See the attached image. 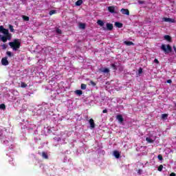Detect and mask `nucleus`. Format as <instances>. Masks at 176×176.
Listing matches in <instances>:
<instances>
[{
    "label": "nucleus",
    "mask_w": 176,
    "mask_h": 176,
    "mask_svg": "<svg viewBox=\"0 0 176 176\" xmlns=\"http://www.w3.org/2000/svg\"><path fill=\"white\" fill-rule=\"evenodd\" d=\"M12 39V34L9 33V30L4 28L2 25L0 26V41L6 43L8 41Z\"/></svg>",
    "instance_id": "1"
},
{
    "label": "nucleus",
    "mask_w": 176,
    "mask_h": 176,
    "mask_svg": "<svg viewBox=\"0 0 176 176\" xmlns=\"http://www.w3.org/2000/svg\"><path fill=\"white\" fill-rule=\"evenodd\" d=\"M8 45L14 52H17L21 46V43H20L19 39H14L13 41L10 42Z\"/></svg>",
    "instance_id": "2"
},
{
    "label": "nucleus",
    "mask_w": 176,
    "mask_h": 176,
    "mask_svg": "<svg viewBox=\"0 0 176 176\" xmlns=\"http://www.w3.org/2000/svg\"><path fill=\"white\" fill-rule=\"evenodd\" d=\"M161 49L166 54L171 53V52H173V48L171 47V46H170V45H168L166 46V45L162 44V46H161Z\"/></svg>",
    "instance_id": "3"
},
{
    "label": "nucleus",
    "mask_w": 176,
    "mask_h": 176,
    "mask_svg": "<svg viewBox=\"0 0 176 176\" xmlns=\"http://www.w3.org/2000/svg\"><path fill=\"white\" fill-rule=\"evenodd\" d=\"M109 12L112 14H117L118 10H116V7L115 6H109L107 8Z\"/></svg>",
    "instance_id": "4"
},
{
    "label": "nucleus",
    "mask_w": 176,
    "mask_h": 176,
    "mask_svg": "<svg viewBox=\"0 0 176 176\" xmlns=\"http://www.w3.org/2000/svg\"><path fill=\"white\" fill-rule=\"evenodd\" d=\"M106 27L107 28H105V27H103L102 28H103V30H104V31H105V30H108V31H112L113 30V25L112 24V23H107L106 24Z\"/></svg>",
    "instance_id": "5"
},
{
    "label": "nucleus",
    "mask_w": 176,
    "mask_h": 176,
    "mask_svg": "<svg viewBox=\"0 0 176 176\" xmlns=\"http://www.w3.org/2000/svg\"><path fill=\"white\" fill-rule=\"evenodd\" d=\"M99 72L102 74H109L110 72V70L107 68H100L99 69Z\"/></svg>",
    "instance_id": "6"
},
{
    "label": "nucleus",
    "mask_w": 176,
    "mask_h": 176,
    "mask_svg": "<svg viewBox=\"0 0 176 176\" xmlns=\"http://www.w3.org/2000/svg\"><path fill=\"white\" fill-rule=\"evenodd\" d=\"M121 13H122V14H126V16H130V11H129L128 9H121Z\"/></svg>",
    "instance_id": "7"
},
{
    "label": "nucleus",
    "mask_w": 176,
    "mask_h": 176,
    "mask_svg": "<svg viewBox=\"0 0 176 176\" xmlns=\"http://www.w3.org/2000/svg\"><path fill=\"white\" fill-rule=\"evenodd\" d=\"M163 20L166 23H175V20L170 19V18H164Z\"/></svg>",
    "instance_id": "8"
},
{
    "label": "nucleus",
    "mask_w": 176,
    "mask_h": 176,
    "mask_svg": "<svg viewBox=\"0 0 176 176\" xmlns=\"http://www.w3.org/2000/svg\"><path fill=\"white\" fill-rule=\"evenodd\" d=\"M113 155L116 159H120V153L118 151H114V152H113Z\"/></svg>",
    "instance_id": "9"
},
{
    "label": "nucleus",
    "mask_w": 176,
    "mask_h": 176,
    "mask_svg": "<svg viewBox=\"0 0 176 176\" xmlns=\"http://www.w3.org/2000/svg\"><path fill=\"white\" fill-rule=\"evenodd\" d=\"M89 124H90V127L91 129H94L95 128V122L93 118H91L89 120Z\"/></svg>",
    "instance_id": "10"
},
{
    "label": "nucleus",
    "mask_w": 176,
    "mask_h": 176,
    "mask_svg": "<svg viewBox=\"0 0 176 176\" xmlns=\"http://www.w3.org/2000/svg\"><path fill=\"white\" fill-rule=\"evenodd\" d=\"M1 64H2V65H8V64H9V62L8 61V59H6V58H2Z\"/></svg>",
    "instance_id": "11"
},
{
    "label": "nucleus",
    "mask_w": 176,
    "mask_h": 176,
    "mask_svg": "<svg viewBox=\"0 0 176 176\" xmlns=\"http://www.w3.org/2000/svg\"><path fill=\"white\" fill-rule=\"evenodd\" d=\"M116 119L119 121V122H122L124 121V119H123L122 116L121 115L116 116Z\"/></svg>",
    "instance_id": "12"
},
{
    "label": "nucleus",
    "mask_w": 176,
    "mask_h": 176,
    "mask_svg": "<svg viewBox=\"0 0 176 176\" xmlns=\"http://www.w3.org/2000/svg\"><path fill=\"white\" fill-rule=\"evenodd\" d=\"M41 156L43 159H45V160L49 159V156L47 155V153L45 151L42 152Z\"/></svg>",
    "instance_id": "13"
},
{
    "label": "nucleus",
    "mask_w": 176,
    "mask_h": 176,
    "mask_svg": "<svg viewBox=\"0 0 176 176\" xmlns=\"http://www.w3.org/2000/svg\"><path fill=\"white\" fill-rule=\"evenodd\" d=\"M115 25L116 27H117V28H122L123 27V23L120 22H116Z\"/></svg>",
    "instance_id": "14"
},
{
    "label": "nucleus",
    "mask_w": 176,
    "mask_h": 176,
    "mask_svg": "<svg viewBox=\"0 0 176 176\" xmlns=\"http://www.w3.org/2000/svg\"><path fill=\"white\" fill-rule=\"evenodd\" d=\"M98 25H100V27H104V23L102 20H98L97 21Z\"/></svg>",
    "instance_id": "15"
},
{
    "label": "nucleus",
    "mask_w": 176,
    "mask_h": 176,
    "mask_svg": "<svg viewBox=\"0 0 176 176\" xmlns=\"http://www.w3.org/2000/svg\"><path fill=\"white\" fill-rule=\"evenodd\" d=\"M77 96H82L83 92L80 89H78L76 91H74Z\"/></svg>",
    "instance_id": "16"
},
{
    "label": "nucleus",
    "mask_w": 176,
    "mask_h": 176,
    "mask_svg": "<svg viewBox=\"0 0 176 176\" xmlns=\"http://www.w3.org/2000/svg\"><path fill=\"white\" fill-rule=\"evenodd\" d=\"M124 45H126V46H131V45H134V43H133L131 41H124Z\"/></svg>",
    "instance_id": "17"
},
{
    "label": "nucleus",
    "mask_w": 176,
    "mask_h": 176,
    "mask_svg": "<svg viewBox=\"0 0 176 176\" xmlns=\"http://www.w3.org/2000/svg\"><path fill=\"white\" fill-rule=\"evenodd\" d=\"M164 39H165V41H168V42L171 41V37L168 35H165L164 36Z\"/></svg>",
    "instance_id": "18"
},
{
    "label": "nucleus",
    "mask_w": 176,
    "mask_h": 176,
    "mask_svg": "<svg viewBox=\"0 0 176 176\" xmlns=\"http://www.w3.org/2000/svg\"><path fill=\"white\" fill-rule=\"evenodd\" d=\"M142 74V69L140 67V68H139V69L136 72V75L138 76H140Z\"/></svg>",
    "instance_id": "19"
},
{
    "label": "nucleus",
    "mask_w": 176,
    "mask_h": 176,
    "mask_svg": "<svg viewBox=\"0 0 176 176\" xmlns=\"http://www.w3.org/2000/svg\"><path fill=\"white\" fill-rule=\"evenodd\" d=\"M82 3H83V1L82 0H78L76 2V6H80V5H82Z\"/></svg>",
    "instance_id": "20"
},
{
    "label": "nucleus",
    "mask_w": 176,
    "mask_h": 176,
    "mask_svg": "<svg viewBox=\"0 0 176 176\" xmlns=\"http://www.w3.org/2000/svg\"><path fill=\"white\" fill-rule=\"evenodd\" d=\"M79 28H80L81 30H85V28H86V25L85 23H80Z\"/></svg>",
    "instance_id": "21"
},
{
    "label": "nucleus",
    "mask_w": 176,
    "mask_h": 176,
    "mask_svg": "<svg viewBox=\"0 0 176 176\" xmlns=\"http://www.w3.org/2000/svg\"><path fill=\"white\" fill-rule=\"evenodd\" d=\"M57 13V11L56 10H52L51 11H50V16H52V14H56Z\"/></svg>",
    "instance_id": "22"
},
{
    "label": "nucleus",
    "mask_w": 176,
    "mask_h": 176,
    "mask_svg": "<svg viewBox=\"0 0 176 176\" xmlns=\"http://www.w3.org/2000/svg\"><path fill=\"white\" fill-rule=\"evenodd\" d=\"M87 85H85V84H81V85H80V89H81V90H86L87 89Z\"/></svg>",
    "instance_id": "23"
},
{
    "label": "nucleus",
    "mask_w": 176,
    "mask_h": 176,
    "mask_svg": "<svg viewBox=\"0 0 176 176\" xmlns=\"http://www.w3.org/2000/svg\"><path fill=\"white\" fill-rule=\"evenodd\" d=\"M146 140L148 142V143H153L154 140L151 139V138H146Z\"/></svg>",
    "instance_id": "24"
},
{
    "label": "nucleus",
    "mask_w": 176,
    "mask_h": 176,
    "mask_svg": "<svg viewBox=\"0 0 176 176\" xmlns=\"http://www.w3.org/2000/svg\"><path fill=\"white\" fill-rule=\"evenodd\" d=\"M23 19L25 21H30V17L25 16V15H23Z\"/></svg>",
    "instance_id": "25"
},
{
    "label": "nucleus",
    "mask_w": 176,
    "mask_h": 176,
    "mask_svg": "<svg viewBox=\"0 0 176 176\" xmlns=\"http://www.w3.org/2000/svg\"><path fill=\"white\" fill-rule=\"evenodd\" d=\"M28 87L27 84L24 82H21V88H26Z\"/></svg>",
    "instance_id": "26"
},
{
    "label": "nucleus",
    "mask_w": 176,
    "mask_h": 176,
    "mask_svg": "<svg viewBox=\"0 0 176 176\" xmlns=\"http://www.w3.org/2000/svg\"><path fill=\"white\" fill-rule=\"evenodd\" d=\"M9 29L10 32H14V29L13 28V25H9Z\"/></svg>",
    "instance_id": "27"
},
{
    "label": "nucleus",
    "mask_w": 176,
    "mask_h": 176,
    "mask_svg": "<svg viewBox=\"0 0 176 176\" xmlns=\"http://www.w3.org/2000/svg\"><path fill=\"white\" fill-rule=\"evenodd\" d=\"M6 107L5 104L2 103V104H0V109H1L4 110V109H6Z\"/></svg>",
    "instance_id": "28"
},
{
    "label": "nucleus",
    "mask_w": 176,
    "mask_h": 176,
    "mask_svg": "<svg viewBox=\"0 0 176 176\" xmlns=\"http://www.w3.org/2000/svg\"><path fill=\"white\" fill-rule=\"evenodd\" d=\"M6 138V136L3 135V133L1 131L0 132V140Z\"/></svg>",
    "instance_id": "29"
},
{
    "label": "nucleus",
    "mask_w": 176,
    "mask_h": 176,
    "mask_svg": "<svg viewBox=\"0 0 176 176\" xmlns=\"http://www.w3.org/2000/svg\"><path fill=\"white\" fill-rule=\"evenodd\" d=\"M163 165H160V166H158L157 170L161 172L163 170Z\"/></svg>",
    "instance_id": "30"
},
{
    "label": "nucleus",
    "mask_w": 176,
    "mask_h": 176,
    "mask_svg": "<svg viewBox=\"0 0 176 176\" xmlns=\"http://www.w3.org/2000/svg\"><path fill=\"white\" fill-rule=\"evenodd\" d=\"M56 34H58L59 35L60 34H61V30H60V29H58V28H57L56 30Z\"/></svg>",
    "instance_id": "31"
},
{
    "label": "nucleus",
    "mask_w": 176,
    "mask_h": 176,
    "mask_svg": "<svg viewBox=\"0 0 176 176\" xmlns=\"http://www.w3.org/2000/svg\"><path fill=\"white\" fill-rule=\"evenodd\" d=\"M168 118V114H162V119H166Z\"/></svg>",
    "instance_id": "32"
},
{
    "label": "nucleus",
    "mask_w": 176,
    "mask_h": 176,
    "mask_svg": "<svg viewBox=\"0 0 176 176\" xmlns=\"http://www.w3.org/2000/svg\"><path fill=\"white\" fill-rule=\"evenodd\" d=\"M157 159L160 160V161L163 160L164 159L163 155H157Z\"/></svg>",
    "instance_id": "33"
},
{
    "label": "nucleus",
    "mask_w": 176,
    "mask_h": 176,
    "mask_svg": "<svg viewBox=\"0 0 176 176\" xmlns=\"http://www.w3.org/2000/svg\"><path fill=\"white\" fill-rule=\"evenodd\" d=\"M7 56H8V57H12V56H13V54L10 52H7Z\"/></svg>",
    "instance_id": "34"
},
{
    "label": "nucleus",
    "mask_w": 176,
    "mask_h": 176,
    "mask_svg": "<svg viewBox=\"0 0 176 176\" xmlns=\"http://www.w3.org/2000/svg\"><path fill=\"white\" fill-rule=\"evenodd\" d=\"M90 84L93 86L95 87L96 85V83L94 81L91 80Z\"/></svg>",
    "instance_id": "35"
},
{
    "label": "nucleus",
    "mask_w": 176,
    "mask_h": 176,
    "mask_svg": "<svg viewBox=\"0 0 176 176\" xmlns=\"http://www.w3.org/2000/svg\"><path fill=\"white\" fill-rule=\"evenodd\" d=\"M144 3H145V1H141V0L138 1V3H139L140 5H142V4Z\"/></svg>",
    "instance_id": "36"
},
{
    "label": "nucleus",
    "mask_w": 176,
    "mask_h": 176,
    "mask_svg": "<svg viewBox=\"0 0 176 176\" xmlns=\"http://www.w3.org/2000/svg\"><path fill=\"white\" fill-rule=\"evenodd\" d=\"M1 46L3 50H5V49H6V47H8V46L5 44H3Z\"/></svg>",
    "instance_id": "37"
},
{
    "label": "nucleus",
    "mask_w": 176,
    "mask_h": 176,
    "mask_svg": "<svg viewBox=\"0 0 176 176\" xmlns=\"http://www.w3.org/2000/svg\"><path fill=\"white\" fill-rule=\"evenodd\" d=\"M170 176H176V173H170Z\"/></svg>",
    "instance_id": "38"
},
{
    "label": "nucleus",
    "mask_w": 176,
    "mask_h": 176,
    "mask_svg": "<svg viewBox=\"0 0 176 176\" xmlns=\"http://www.w3.org/2000/svg\"><path fill=\"white\" fill-rule=\"evenodd\" d=\"M154 63H155V64H159V60L157 59H155Z\"/></svg>",
    "instance_id": "39"
},
{
    "label": "nucleus",
    "mask_w": 176,
    "mask_h": 176,
    "mask_svg": "<svg viewBox=\"0 0 176 176\" xmlns=\"http://www.w3.org/2000/svg\"><path fill=\"white\" fill-rule=\"evenodd\" d=\"M167 83L171 84V83H172V80H167Z\"/></svg>",
    "instance_id": "40"
},
{
    "label": "nucleus",
    "mask_w": 176,
    "mask_h": 176,
    "mask_svg": "<svg viewBox=\"0 0 176 176\" xmlns=\"http://www.w3.org/2000/svg\"><path fill=\"white\" fill-rule=\"evenodd\" d=\"M102 113H107V109L103 110V111H102Z\"/></svg>",
    "instance_id": "41"
},
{
    "label": "nucleus",
    "mask_w": 176,
    "mask_h": 176,
    "mask_svg": "<svg viewBox=\"0 0 176 176\" xmlns=\"http://www.w3.org/2000/svg\"><path fill=\"white\" fill-rule=\"evenodd\" d=\"M173 50H174V52L176 53V47L175 46H173Z\"/></svg>",
    "instance_id": "42"
},
{
    "label": "nucleus",
    "mask_w": 176,
    "mask_h": 176,
    "mask_svg": "<svg viewBox=\"0 0 176 176\" xmlns=\"http://www.w3.org/2000/svg\"><path fill=\"white\" fill-rule=\"evenodd\" d=\"M111 67H115V65H113H113H111Z\"/></svg>",
    "instance_id": "43"
},
{
    "label": "nucleus",
    "mask_w": 176,
    "mask_h": 176,
    "mask_svg": "<svg viewBox=\"0 0 176 176\" xmlns=\"http://www.w3.org/2000/svg\"><path fill=\"white\" fill-rule=\"evenodd\" d=\"M175 107H176V103H175Z\"/></svg>",
    "instance_id": "44"
}]
</instances>
